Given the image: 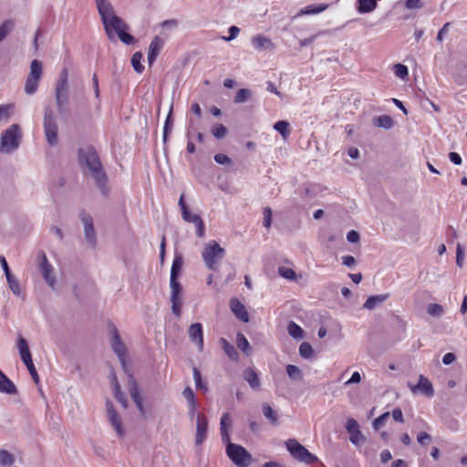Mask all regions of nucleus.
I'll return each mask as SVG.
<instances>
[{"label":"nucleus","instance_id":"56","mask_svg":"<svg viewBox=\"0 0 467 467\" xmlns=\"http://www.w3.org/2000/svg\"><path fill=\"white\" fill-rule=\"evenodd\" d=\"M25 366L26 367L28 372L30 373L31 377L33 378L35 383H39V377H38V374L36 372V369L35 368V365L33 363V360L29 361L28 363H24Z\"/></svg>","mask_w":467,"mask_h":467},{"label":"nucleus","instance_id":"46","mask_svg":"<svg viewBox=\"0 0 467 467\" xmlns=\"http://www.w3.org/2000/svg\"><path fill=\"white\" fill-rule=\"evenodd\" d=\"M211 132L216 139H223L227 134V129L223 124L217 123L212 127Z\"/></svg>","mask_w":467,"mask_h":467},{"label":"nucleus","instance_id":"19","mask_svg":"<svg viewBox=\"0 0 467 467\" xmlns=\"http://www.w3.org/2000/svg\"><path fill=\"white\" fill-rule=\"evenodd\" d=\"M182 219L187 223H192L196 227V234L198 237L202 238L204 236L205 228L204 223L201 216L198 214H192L190 210L183 211L182 213Z\"/></svg>","mask_w":467,"mask_h":467},{"label":"nucleus","instance_id":"54","mask_svg":"<svg viewBox=\"0 0 467 467\" xmlns=\"http://www.w3.org/2000/svg\"><path fill=\"white\" fill-rule=\"evenodd\" d=\"M193 378H194V381H195V385H196L197 389H201L205 391L208 389L207 386L202 383L201 372L199 371V369L197 368H193Z\"/></svg>","mask_w":467,"mask_h":467},{"label":"nucleus","instance_id":"22","mask_svg":"<svg viewBox=\"0 0 467 467\" xmlns=\"http://www.w3.org/2000/svg\"><path fill=\"white\" fill-rule=\"evenodd\" d=\"M163 46L164 40L162 38H161L158 36L153 37L150 44L148 52V62L150 65H152L153 62L156 60Z\"/></svg>","mask_w":467,"mask_h":467},{"label":"nucleus","instance_id":"4","mask_svg":"<svg viewBox=\"0 0 467 467\" xmlns=\"http://www.w3.org/2000/svg\"><path fill=\"white\" fill-rule=\"evenodd\" d=\"M55 96L58 112H67V106L69 105V92L67 84V70L66 68L62 70L61 75L57 81Z\"/></svg>","mask_w":467,"mask_h":467},{"label":"nucleus","instance_id":"47","mask_svg":"<svg viewBox=\"0 0 467 467\" xmlns=\"http://www.w3.org/2000/svg\"><path fill=\"white\" fill-rule=\"evenodd\" d=\"M299 354L304 358H311L313 356L312 346L307 342L301 343L299 347Z\"/></svg>","mask_w":467,"mask_h":467},{"label":"nucleus","instance_id":"23","mask_svg":"<svg viewBox=\"0 0 467 467\" xmlns=\"http://www.w3.org/2000/svg\"><path fill=\"white\" fill-rule=\"evenodd\" d=\"M243 379L249 384L250 388L254 390H259L261 382L259 376L254 368H247L243 372Z\"/></svg>","mask_w":467,"mask_h":467},{"label":"nucleus","instance_id":"18","mask_svg":"<svg viewBox=\"0 0 467 467\" xmlns=\"http://www.w3.org/2000/svg\"><path fill=\"white\" fill-rule=\"evenodd\" d=\"M346 430L349 433V441L353 444L358 445L361 441H364L365 437L361 433L359 425L355 419L350 418L347 420Z\"/></svg>","mask_w":467,"mask_h":467},{"label":"nucleus","instance_id":"13","mask_svg":"<svg viewBox=\"0 0 467 467\" xmlns=\"http://www.w3.org/2000/svg\"><path fill=\"white\" fill-rule=\"evenodd\" d=\"M112 338H111V348L116 355L119 357V361L123 368L126 367V356H127V348L124 343L121 341L119 331L115 326L111 327Z\"/></svg>","mask_w":467,"mask_h":467},{"label":"nucleus","instance_id":"61","mask_svg":"<svg viewBox=\"0 0 467 467\" xmlns=\"http://www.w3.org/2000/svg\"><path fill=\"white\" fill-rule=\"evenodd\" d=\"M239 32H240V29L237 26H232L229 28V36H223V38L225 41H231V40L234 39L237 36Z\"/></svg>","mask_w":467,"mask_h":467},{"label":"nucleus","instance_id":"55","mask_svg":"<svg viewBox=\"0 0 467 467\" xmlns=\"http://www.w3.org/2000/svg\"><path fill=\"white\" fill-rule=\"evenodd\" d=\"M264 221L263 224L265 227L269 228L272 223V210L270 207L264 208L263 211Z\"/></svg>","mask_w":467,"mask_h":467},{"label":"nucleus","instance_id":"41","mask_svg":"<svg viewBox=\"0 0 467 467\" xmlns=\"http://www.w3.org/2000/svg\"><path fill=\"white\" fill-rule=\"evenodd\" d=\"M15 462V458L6 450H0V464L4 467H9Z\"/></svg>","mask_w":467,"mask_h":467},{"label":"nucleus","instance_id":"5","mask_svg":"<svg viewBox=\"0 0 467 467\" xmlns=\"http://www.w3.org/2000/svg\"><path fill=\"white\" fill-rule=\"evenodd\" d=\"M113 24L109 26V31H105L109 40L115 41L116 35L119 40L126 45H132L136 42L134 36L128 33L129 25L122 18H113Z\"/></svg>","mask_w":467,"mask_h":467},{"label":"nucleus","instance_id":"24","mask_svg":"<svg viewBox=\"0 0 467 467\" xmlns=\"http://www.w3.org/2000/svg\"><path fill=\"white\" fill-rule=\"evenodd\" d=\"M252 44L257 50H272L275 48V45L271 39L262 35L254 36L252 38Z\"/></svg>","mask_w":467,"mask_h":467},{"label":"nucleus","instance_id":"2","mask_svg":"<svg viewBox=\"0 0 467 467\" xmlns=\"http://www.w3.org/2000/svg\"><path fill=\"white\" fill-rule=\"evenodd\" d=\"M225 250L216 241H209L203 247L202 257L205 266L211 271H217L220 262L225 256Z\"/></svg>","mask_w":467,"mask_h":467},{"label":"nucleus","instance_id":"1","mask_svg":"<svg viewBox=\"0 0 467 467\" xmlns=\"http://www.w3.org/2000/svg\"><path fill=\"white\" fill-rule=\"evenodd\" d=\"M79 166L88 172L94 179L96 185L99 190L106 193L108 176L104 171L103 165L99 160V154L94 147L87 146L78 149Z\"/></svg>","mask_w":467,"mask_h":467},{"label":"nucleus","instance_id":"6","mask_svg":"<svg viewBox=\"0 0 467 467\" xmlns=\"http://www.w3.org/2000/svg\"><path fill=\"white\" fill-rule=\"evenodd\" d=\"M285 446L290 454L299 462L306 464H313L318 461L316 455L312 454L306 447L295 439L287 440L285 441Z\"/></svg>","mask_w":467,"mask_h":467},{"label":"nucleus","instance_id":"57","mask_svg":"<svg viewBox=\"0 0 467 467\" xmlns=\"http://www.w3.org/2000/svg\"><path fill=\"white\" fill-rule=\"evenodd\" d=\"M182 395L186 399L188 404L196 402L194 392L190 387L184 389V390L182 391Z\"/></svg>","mask_w":467,"mask_h":467},{"label":"nucleus","instance_id":"63","mask_svg":"<svg viewBox=\"0 0 467 467\" xmlns=\"http://www.w3.org/2000/svg\"><path fill=\"white\" fill-rule=\"evenodd\" d=\"M347 240L349 243H357L359 240V234L355 230H351L347 234Z\"/></svg>","mask_w":467,"mask_h":467},{"label":"nucleus","instance_id":"52","mask_svg":"<svg viewBox=\"0 0 467 467\" xmlns=\"http://www.w3.org/2000/svg\"><path fill=\"white\" fill-rule=\"evenodd\" d=\"M394 73L397 77L401 79H405L409 76L408 67L402 64L394 65Z\"/></svg>","mask_w":467,"mask_h":467},{"label":"nucleus","instance_id":"38","mask_svg":"<svg viewBox=\"0 0 467 467\" xmlns=\"http://www.w3.org/2000/svg\"><path fill=\"white\" fill-rule=\"evenodd\" d=\"M289 123L285 120H278L275 123L274 129L278 131L284 140H286L290 135Z\"/></svg>","mask_w":467,"mask_h":467},{"label":"nucleus","instance_id":"51","mask_svg":"<svg viewBox=\"0 0 467 467\" xmlns=\"http://www.w3.org/2000/svg\"><path fill=\"white\" fill-rule=\"evenodd\" d=\"M13 108L12 104L0 105V120L9 119Z\"/></svg>","mask_w":467,"mask_h":467},{"label":"nucleus","instance_id":"31","mask_svg":"<svg viewBox=\"0 0 467 467\" xmlns=\"http://www.w3.org/2000/svg\"><path fill=\"white\" fill-rule=\"evenodd\" d=\"M182 256L181 254H176L171 265L170 280H178L182 271Z\"/></svg>","mask_w":467,"mask_h":467},{"label":"nucleus","instance_id":"44","mask_svg":"<svg viewBox=\"0 0 467 467\" xmlns=\"http://www.w3.org/2000/svg\"><path fill=\"white\" fill-rule=\"evenodd\" d=\"M14 27V22L12 20H5L0 26V42L3 41L5 36L12 31Z\"/></svg>","mask_w":467,"mask_h":467},{"label":"nucleus","instance_id":"21","mask_svg":"<svg viewBox=\"0 0 467 467\" xmlns=\"http://www.w3.org/2000/svg\"><path fill=\"white\" fill-rule=\"evenodd\" d=\"M230 308L235 317L244 323L249 322V315L242 302L234 297L230 300Z\"/></svg>","mask_w":467,"mask_h":467},{"label":"nucleus","instance_id":"39","mask_svg":"<svg viewBox=\"0 0 467 467\" xmlns=\"http://www.w3.org/2000/svg\"><path fill=\"white\" fill-rule=\"evenodd\" d=\"M39 79L27 76L25 83V92L27 95H33L38 88Z\"/></svg>","mask_w":467,"mask_h":467},{"label":"nucleus","instance_id":"62","mask_svg":"<svg viewBox=\"0 0 467 467\" xmlns=\"http://www.w3.org/2000/svg\"><path fill=\"white\" fill-rule=\"evenodd\" d=\"M0 265H1L2 268H3V271L5 273V277H8V276L12 275V273L10 271L8 264H7V262L5 260V257L4 255H0Z\"/></svg>","mask_w":467,"mask_h":467},{"label":"nucleus","instance_id":"9","mask_svg":"<svg viewBox=\"0 0 467 467\" xmlns=\"http://www.w3.org/2000/svg\"><path fill=\"white\" fill-rule=\"evenodd\" d=\"M98 12L105 31H109V26L113 24V18H120L114 12V8L109 0H95Z\"/></svg>","mask_w":467,"mask_h":467},{"label":"nucleus","instance_id":"36","mask_svg":"<svg viewBox=\"0 0 467 467\" xmlns=\"http://www.w3.org/2000/svg\"><path fill=\"white\" fill-rule=\"evenodd\" d=\"M287 331L288 334L296 339H301L304 337L303 329L294 321H289L287 325Z\"/></svg>","mask_w":467,"mask_h":467},{"label":"nucleus","instance_id":"58","mask_svg":"<svg viewBox=\"0 0 467 467\" xmlns=\"http://www.w3.org/2000/svg\"><path fill=\"white\" fill-rule=\"evenodd\" d=\"M464 253L462 245L460 244H457L456 249V265L461 268L463 265Z\"/></svg>","mask_w":467,"mask_h":467},{"label":"nucleus","instance_id":"59","mask_svg":"<svg viewBox=\"0 0 467 467\" xmlns=\"http://www.w3.org/2000/svg\"><path fill=\"white\" fill-rule=\"evenodd\" d=\"M417 441L421 445H427L431 441V436L425 431H420L417 436Z\"/></svg>","mask_w":467,"mask_h":467},{"label":"nucleus","instance_id":"25","mask_svg":"<svg viewBox=\"0 0 467 467\" xmlns=\"http://www.w3.org/2000/svg\"><path fill=\"white\" fill-rule=\"evenodd\" d=\"M16 346L23 363H28L31 361L32 356L26 339L19 336L17 338Z\"/></svg>","mask_w":467,"mask_h":467},{"label":"nucleus","instance_id":"26","mask_svg":"<svg viewBox=\"0 0 467 467\" xmlns=\"http://www.w3.org/2000/svg\"><path fill=\"white\" fill-rule=\"evenodd\" d=\"M0 392L9 395L17 394V389L13 381L8 379L2 370L0 371Z\"/></svg>","mask_w":467,"mask_h":467},{"label":"nucleus","instance_id":"7","mask_svg":"<svg viewBox=\"0 0 467 467\" xmlns=\"http://www.w3.org/2000/svg\"><path fill=\"white\" fill-rule=\"evenodd\" d=\"M44 130L47 142L53 146L57 143V124L56 116L50 107H46L44 114Z\"/></svg>","mask_w":467,"mask_h":467},{"label":"nucleus","instance_id":"40","mask_svg":"<svg viewBox=\"0 0 467 467\" xmlns=\"http://www.w3.org/2000/svg\"><path fill=\"white\" fill-rule=\"evenodd\" d=\"M172 107L171 108V110L166 118L164 127H163V142L166 143L168 140L169 134L171 132L172 126H173V120H172Z\"/></svg>","mask_w":467,"mask_h":467},{"label":"nucleus","instance_id":"20","mask_svg":"<svg viewBox=\"0 0 467 467\" xmlns=\"http://www.w3.org/2000/svg\"><path fill=\"white\" fill-rule=\"evenodd\" d=\"M189 337L197 345L200 351L203 348L202 326L201 323H194L189 327Z\"/></svg>","mask_w":467,"mask_h":467},{"label":"nucleus","instance_id":"28","mask_svg":"<svg viewBox=\"0 0 467 467\" xmlns=\"http://www.w3.org/2000/svg\"><path fill=\"white\" fill-rule=\"evenodd\" d=\"M327 4H318V5H309L304 8H302L296 16H306V15H317L319 14L328 8Z\"/></svg>","mask_w":467,"mask_h":467},{"label":"nucleus","instance_id":"3","mask_svg":"<svg viewBox=\"0 0 467 467\" xmlns=\"http://www.w3.org/2000/svg\"><path fill=\"white\" fill-rule=\"evenodd\" d=\"M20 127L18 124L11 125L5 130L0 139V151L5 154H10L18 149L20 144Z\"/></svg>","mask_w":467,"mask_h":467},{"label":"nucleus","instance_id":"45","mask_svg":"<svg viewBox=\"0 0 467 467\" xmlns=\"http://www.w3.org/2000/svg\"><path fill=\"white\" fill-rule=\"evenodd\" d=\"M114 398L122 405L124 409L128 408V400L125 398L124 394L120 390V386L119 382H116V386L113 389Z\"/></svg>","mask_w":467,"mask_h":467},{"label":"nucleus","instance_id":"64","mask_svg":"<svg viewBox=\"0 0 467 467\" xmlns=\"http://www.w3.org/2000/svg\"><path fill=\"white\" fill-rule=\"evenodd\" d=\"M342 264L348 267H351L356 264V259L352 255H344L341 257Z\"/></svg>","mask_w":467,"mask_h":467},{"label":"nucleus","instance_id":"49","mask_svg":"<svg viewBox=\"0 0 467 467\" xmlns=\"http://www.w3.org/2000/svg\"><path fill=\"white\" fill-rule=\"evenodd\" d=\"M278 274L282 277H284L285 279H289V280H295L296 277V272L292 268L285 267V266L278 267Z\"/></svg>","mask_w":467,"mask_h":467},{"label":"nucleus","instance_id":"50","mask_svg":"<svg viewBox=\"0 0 467 467\" xmlns=\"http://www.w3.org/2000/svg\"><path fill=\"white\" fill-rule=\"evenodd\" d=\"M427 312L432 317H441L443 314V307L439 304H429L427 306Z\"/></svg>","mask_w":467,"mask_h":467},{"label":"nucleus","instance_id":"12","mask_svg":"<svg viewBox=\"0 0 467 467\" xmlns=\"http://www.w3.org/2000/svg\"><path fill=\"white\" fill-rule=\"evenodd\" d=\"M107 417L111 426L115 429L119 437L125 435V429L122 425V420L114 408L113 402L107 400L106 401Z\"/></svg>","mask_w":467,"mask_h":467},{"label":"nucleus","instance_id":"35","mask_svg":"<svg viewBox=\"0 0 467 467\" xmlns=\"http://www.w3.org/2000/svg\"><path fill=\"white\" fill-rule=\"evenodd\" d=\"M42 72H43L42 63L37 59L32 60L31 64H30V72L28 74V76L40 80Z\"/></svg>","mask_w":467,"mask_h":467},{"label":"nucleus","instance_id":"11","mask_svg":"<svg viewBox=\"0 0 467 467\" xmlns=\"http://www.w3.org/2000/svg\"><path fill=\"white\" fill-rule=\"evenodd\" d=\"M80 219L84 225L85 239L88 244L89 247L94 249L97 245V234L95 231L93 219L89 214H88L84 211L80 213Z\"/></svg>","mask_w":467,"mask_h":467},{"label":"nucleus","instance_id":"48","mask_svg":"<svg viewBox=\"0 0 467 467\" xmlns=\"http://www.w3.org/2000/svg\"><path fill=\"white\" fill-rule=\"evenodd\" d=\"M8 285L11 289V291L17 296L21 295L20 285L19 282L16 279V277L12 275L8 277H6Z\"/></svg>","mask_w":467,"mask_h":467},{"label":"nucleus","instance_id":"32","mask_svg":"<svg viewBox=\"0 0 467 467\" xmlns=\"http://www.w3.org/2000/svg\"><path fill=\"white\" fill-rule=\"evenodd\" d=\"M221 347L228 356V358L232 360H237L239 358V354L232 344H230L225 338L220 339Z\"/></svg>","mask_w":467,"mask_h":467},{"label":"nucleus","instance_id":"27","mask_svg":"<svg viewBox=\"0 0 467 467\" xmlns=\"http://www.w3.org/2000/svg\"><path fill=\"white\" fill-rule=\"evenodd\" d=\"M389 294H381L369 296L363 305V307L368 310H373L379 305L383 304L388 298Z\"/></svg>","mask_w":467,"mask_h":467},{"label":"nucleus","instance_id":"14","mask_svg":"<svg viewBox=\"0 0 467 467\" xmlns=\"http://www.w3.org/2000/svg\"><path fill=\"white\" fill-rule=\"evenodd\" d=\"M38 259L40 261L39 267L45 281L48 284L50 287H54L56 284V277L52 275L53 267L48 263L45 252L42 251L38 254Z\"/></svg>","mask_w":467,"mask_h":467},{"label":"nucleus","instance_id":"10","mask_svg":"<svg viewBox=\"0 0 467 467\" xmlns=\"http://www.w3.org/2000/svg\"><path fill=\"white\" fill-rule=\"evenodd\" d=\"M171 286V302L172 313L179 317L182 311V286L178 280H170Z\"/></svg>","mask_w":467,"mask_h":467},{"label":"nucleus","instance_id":"8","mask_svg":"<svg viewBox=\"0 0 467 467\" xmlns=\"http://www.w3.org/2000/svg\"><path fill=\"white\" fill-rule=\"evenodd\" d=\"M227 456L239 467H247L252 459L251 454L241 445L228 443L226 446Z\"/></svg>","mask_w":467,"mask_h":467},{"label":"nucleus","instance_id":"37","mask_svg":"<svg viewBox=\"0 0 467 467\" xmlns=\"http://www.w3.org/2000/svg\"><path fill=\"white\" fill-rule=\"evenodd\" d=\"M236 344L239 349L244 354L249 355L251 352L250 343L243 333H238L236 336Z\"/></svg>","mask_w":467,"mask_h":467},{"label":"nucleus","instance_id":"29","mask_svg":"<svg viewBox=\"0 0 467 467\" xmlns=\"http://www.w3.org/2000/svg\"><path fill=\"white\" fill-rule=\"evenodd\" d=\"M377 0H357V10L359 14H367L377 8Z\"/></svg>","mask_w":467,"mask_h":467},{"label":"nucleus","instance_id":"30","mask_svg":"<svg viewBox=\"0 0 467 467\" xmlns=\"http://www.w3.org/2000/svg\"><path fill=\"white\" fill-rule=\"evenodd\" d=\"M262 412L272 425L276 426L279 424L277 411L272 409L268 403L262 405Z\"/></svg>","mask_w":467,"mask_h":467},{"label":"nucleus","instance_id":"43","mask_svg":"<svg viewBox=\"0 0 467 467\" xmlns=\"http://www.w3.org/2000/svg\"><path fill=\"white\" fill-rule=\"evenodd\" d=\"M142 57L143 56L140 52H136L132 55L131 65L137 73H141L144 69V67L141 64Z\"/></svg>","mask_w":467,"mask_h":467},{"label":"nucleus","instance_id":"42","mask_svg":"<svg viewBox=\"0 0 467 467\" xmlns=\"http://www.w3.org/2000/svg\"><path fill=\"white\" fill-rule=\"evenodd\" d=\"M252 96V91L248 88H240L234 97L235 103H244L247 101Z\"/></svg>","mask_w":467,"mask_h":467},{"label":"nucleus","instance_id":"33","mask_svg":"<svg viewBox=\"0 0 467 467\" xmlns=\"http://www.w3.org/2000/svg\"><path fill=\"white\" fill-rule=\"evenodd\" d=\"M373 124L376 127L389 130L393 126V120L388 115H381L373 119Z\"/></svg>","mask_w":467,"mask_h":467},{"label":"nucleus","instance_id":"60","mask_svg":"<svg viewBox=\"0 0 467 467\" xmlns=\"http://www.w3.org/2000/svg\"><path fill=\"white\" fill-rule=\"evenodd\" d=\"M214 161L219 164H230L232 162L231 159L223 153L215 154Z\"/></svg>","mask_w":467,"mask_h":467},{"label":"nucleus","instance_id":"17","mask_svg":"<svg viewBox=\"0 0 467 467\" xmlns=\"http://www.w3.org/2000/svg\"><path fill=\"white\" fill-rule=\"evenodd\" d=\"M129 391L130 395L136 404V407L140 410L142 417H145V409L142 402V397L140 396L139 386L132 376H130L129 379Z\"/></svg>","mask_w":467,"mask_h":467},{"label":"nucleus","instance_id":"53","mask_svg":"<svg viewBox=\"0 0 467 467\" xmlns=\"http://www.w3.org/2000/svg\"><path fill=\"white\" fill-rule=\"evenodd\" d=\"M389 417V412H385L381 414L379 417L376 418L373 421V428L375 430H379L381 427L384 426L385 422Z\"/></svg>","mask_w":467,"mask_h":467},{"label":"nucleus","instance_id":"34","mask_svg":"<svg viewBox=\"0 0 467 467\" xmlns=\"http://www.w3.org/2000/svg\"><path fill=\"white\" fill-rule=\"evenodd\" d=\"M285 370L291 380L299 381L303 379L302 370L296 365H287Z\"/></svg>","mask_w":467,"mask_h":467},{"label":"nucleus","instance_id":"15","mask_svg":"<svg viewBox=\"0 0 467 467\" xmlns=\"http://www.w3.org/2000/svg\"><path fill=\"white\" fill-rule=\"evenodd\" d=\"M208 421L206 417L199 413L197 414L195 445L201 446L207 438Z\"/></svg>","mask_w":467,"mask_h":467},{"label":"nucleus","instance_id":"16","mask_svg":"<svg viewBox=\"0 0 467 467\" xmlns=\"http://www.w3.org/2000/svg\"><path fill=\"white\" fill-rule=\"evenodd\" d=\"M408 387L413 393H417L420 391L429 398L434 395V389L431 382L423 375L420 376L419 383L417 385H413L410 382H408Z\"/></svg>","mask_w":467,"mask_h":467}]
</instances>
